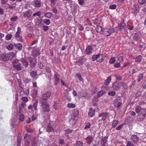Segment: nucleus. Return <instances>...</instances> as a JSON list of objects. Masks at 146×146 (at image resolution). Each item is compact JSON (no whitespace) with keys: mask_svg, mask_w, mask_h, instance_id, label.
Returning a JSON list of instances; mask_svg holds the SVG:
<instances>
[{"mask_svg":"<svg viewBox=\"0 0 146 146\" xmlns=\"http://www.w3.org/2000/svg\"><path fill=\"white\" fill-rule=\"evenodd\" d=\"M51 95L50 92H46L42 94L39 100L40 106L44 112H49L50 111L49 106L48 104V99Z\"/></svg>","mask_w":146,"mask_h":146,"instance_id":"f257e3e1","label":"nucleus"},{"mask_svg":"<svg viewBox=\"0 0 146 146\" xmlns=\"http://www.w3.org/2000/svg\"><path fill=\"white\" fill-rule=\"evenodd\" d=\"M118 30L116 27L115 28H107L103 30L102 34L104 36H107L110 35L111 34L116 33H117Z\"/></svg>","mask_w":146,"mask_h":146,"instance_id":"f03ea898","label":"nucleus"},{"mask_svg":"<svg viewBox=\"0 0 146 146\" xmlns=\"http://www.w3.org/2000/svg\"><path fill=\"white\" fill-rule=\"evenodd\" d=\"M12 64L14 68L17 70H21L22 69V65L20 60L18 59L13 60Z\"/></svg>","mask_w":146,"mask_h":146,"instance_id":"7ed1b4c3","label":"nucleus"},{"mask_svg":"<svg viewBox=\"0 0 146 146\" xmlns=\"http://www.w3.org/2000/svg\"><path fill=\"white\" fill-rule=\"evenodd\" d=\"M146 114V110H143L141 111V112L139 113L137 116V120L138 121L143 120L145 117Z\"/></svg>","mask_w":146,"mask_h":146,"instance_id":"20e7f679","label":"nucleus"},{"mask_svg":"<svg viewBox=\"0 0 146 146\" xmlns=\"http://www.w3.org/2000/svg\"><path fill=\"white\" fill-rule=\"evenodd\" d=\"M108 113L106 112L102 113L99 115L100 120L105 121L108 117Z\"/></svg>","mask_w":146,"mask_h":146,"instance_id":"39448f33","label":"nucleus"},{"mask_svg":"<svg viewBox=\"0 0 146 146\" xmlns=\"http://www.w3.org/2000/svg\"><path fill=\"white\" fill-rule=\"evenodd\" d=\"M121 86V82H115L112 84V88L115 90H118Z\"/></svg>","mask_w":146,"mask_h":146,"instance_id":"423d86ee","label":"nucleus"},{"mask_svg":"<svg viewBox=\"0 0 146 146\" xmlns=\"http://www.w3.org/2000/svg\"><path fill=\"white\" fill-rule=\"evenodd\" d=\"M139 139V137L137 136L136 135H132L131 137V141L134 143H137L138 142Z\"/></svg>","mask_w":146,"mask_h":146,"instance_id":"0eeeda50","label":"nucleus"},{"mask_svg":"<svg viewBox=\"0 0 146 146\" xmlns=\"http://www.w3.org/2000/svg\"><path fill=\"white\" fill-rule=\"evenodd\" d=\"M23 16L24 17L29 18L32 14V11L31 10L28 9L27 11L23 12Z\"/></svg>","mask_w":146,"mask_h":146,"instance_id":"6e6552de","label":"nucleus"},{"mask_svg":"<svg viewBox=\"0 0 146 146\" xmlns=\"http://www.w3.org/2000/svg\"><path fill=\"white\" fill-rule=\"evenodd\" d=\"M29 137V135L28 134H26L24 137L23 144L25 145L26 146H28L30 145V143L27 139V138Z\"/></svg>","mask_w":146,"mask_h":146,"instance_id":"1a4fd4ad","label":"nucleus"},{"mask_svg":"<svg viewBox=\"0 0 146 146\" xmlns=\"http://www.w3.org/2000/svg\"><path fill=\"white\" fill-rule=\"evenodd\" d=\"M7 56V60H11L15 57V54L14 52H11L9 53Z\"/></svg>","mask_w":146,"mask_h":146,"instance_id":"9d476101","label":"nucleus"},{"mask_svg":"<svg viewBox=\"0 0 146 146\" xmlns=\"http://www.w3.org/2000/svg\"><path fill=\"white\" fill-rule=\"evenodd\" d=\"M95 113V110L92 108H89V111L88 113V115L89 117H92L94 116Z\"/></svg>","mask_w":146,"mask_h":146,"instance_id":"9b49d317","label":"nucleus"},{"mask_svg":"<svg viewBox=\"0 0 146 146\" xmlns=\"http://www.w3.org/2000/svg\"><path fill=\"white\" fill-rule=\"evenodd\" d=\"M87 140V143L89 145L94 140V137L92 135H89L85 139Z\"/></svg>","mask_w":146,"mask_h":146,"instance_id":"f8f14e48","label":"nucleus"},{"mask_svg":"<svg viewBox=\"0 0 146 146\" xmlns=\"http://www.w3.org/2000/svg\"><path fill=\"white\" fill-rule=\"evenodd\" d=\"M29 62L30 63V65L31 68H33L36 64V62L35 59L30 58H29Z\"/></svg>","mask_w":146,"mask_h":146,"instance_id":"ddd939ff","label":"nucleus"},{"mask_svg":"<svg viewBox=\"0 0 146 146\" xmlns=\"http://www.w3.org/2000/svg\"><path fill=\"white\" fill-rule=\"evenodd\" d=\"M119 29L121 31L123 29H125L126 28L125 24L124 23L123 20L121 21V22L119 24Z\"/></svg>","mask_w":146,"mask_h":146,"instance_id":"4468645a","label":"nucleus"},{"mask_svg":"<svg viewBox=\"0 0 146 146\" xmlns=\"http://www.w3.org/2000/svg\"><path fill=\"white\" fill-rule=\"evenodd\" d=\"M46 131L48 132H53L54 131V129L51 125L50 123H49L47 127Z\"/></svg>","mask_w":146,"mask_h":146,"instance_id":"2eb2a0df","label":"nucleus"},{"mask_svg":"<svg viewBox=\"0 0 146 146\" xmlns=\"http://www.w3.org/2000/svg\"><path fill=\"white\" fill-rule=\"evenodd\" d=\"M93 48L92 46H89L86 49V52L87 54H90L92 52Z\"/></svg>","mask_w":146,"mask_h":146,"instance_id":"dca6fc26","label":"nucleus"},{"mask_svg":"<svg viewBox=\"0 0 146 146\" xmlns=\"http://www.w3.org/2000/svg\"><path fill=\"white\" fill-rule=\"evenodd\" d=\"M0 60L3 61L7 60V54H3L0 55Z\"/></svg>","mask_w":146,"mask_h":146,"instance_id":"f3484780","label":"nucleus"},{"mask_svg":"<svg viewBox=\"0 0 146 146\" xmlns=\"http://www.w3.org/2000/svg\"><path fill=\"white\" fill-rule=\"evenodd\" d=\"M54 77L55 79L54 82V84L56 85L59 83V80L58 74H55L54 76Z\"/></svg>","mask_w":146,"mask_h":146,"instance_id":"a211bd4d","label":"nucleus"},{"mask_svg":"<svg viewBox=\"0 0 146 146\" xmlns=\"http://www.w3.org/2000/svg\"><path fill=\"white\" fill-rule=\"evenodd\" d=\"M146 110L144 109H141V106H138L136 107L135 108V112L137 113H139L141 112V111L142 110Z\"/></svg>","mask_w":146,"mask_h":146,"instance_id":"6ab92c4d","label":"nucleus"},{"mask_svg":"<svg viewBox=\"0 0 146 146\" xmlns=\"http://www.w3.org/2000/svg\"><path fill=\"white\" fill-rule=\"evenodd\" d=\"M108 137H104L101 141V144L102 146H105V144L106 143L107 141Z\"/></svg>","mask_w":146,"mask_h":146,"instance_id":"aec40b11","label":"nucleus"},{"mask_svg":"<svg viewBox=\"0 0 146 146\" xmlns=\"http://www.w3.org/2000/svg\"><path fill=\"white\" fill-rule=\"evenodd\" d=\"M97 61L99 62H102L103 61V56L101 54L97 55Z\"/></svg>","mask_w":146,"mask_h":146,"instance_id":"412c9836","label":"nucleus"},{"mask_svg":"<svg viewBox=\"0 0 146 146\" xmlns=\"http://www.w3.org/2000/svg\"><path fill=\"white\" fill-rule=\"evenodd\" d=\"M21 62L23 63V66H24L25 68L27 67L28 65V63L25 60H22L21 61Z\"/></svg>","mask_w":146,"mask_h":146,"instance_id":"4be33fe9","label":"nucleus"},{"mask_svg":"<svg viewBox=\"0 0 146 146\" xmlns=\"http://www.w3.org/2000/svg\"><path fill=\"white\" fill-rule=\"evenodd\" d=\"M24 115L23 114L19 115L18 119L20 122L24 121Z\"/></svg>","mask_w":146,"mask_h":146,"instance_id":"5701e85b","label":"nucleus"},{"mask_svg":"<svg viewBox=\"0 0 146 146\" xmlns=\"http://www.w3.org/2000/svg\"><path fill=\"white\" fill-rule=\"evenodd\" d=\"M15 47L19 50H21L22 49V45L20 43L15 44H14Z\"/></svg>","mask_w":146,"mask_h":146,"instance_id":"b1692460","label":"nucleus"},{"mask_svg":"<svg viewBox=\"0 0 146 146\" xmlns=\"http://www.w3.org/2000/svg\"><path fill=\"white\" fill-rule=\"evenodd\" d=\"M118 121L117 120H114L112 123V127L113 128L115 127L118 123Z\"/></svg>","mask_w":146,"mask_h":146,"instance_id":"393cba45","label":"nucleus"},{"mask_svg":"<svg viewBox=\"0 0 146 146\" xmlns=\"http://www.w3.org/2000/svg\"><path fill=\"white\" fill-rule=\"evenodd\" d=\"M143 74H140L137 76V80L138 82H139L143 79Z\"/></svg>","mask_w":146,"mask_h":146,"instance_id":"a878e982","label":"nucleus"},{"mask_svg":"<svg viewBox=\"0 0 146 146\" xmlns=\"http://www.w3.org/2000/svg\"><path fill=\"white\" fill-rule=\"evenodd\" d=\"M106 93V92L103 90H100L98 93V97H100L103 96Z\"/></svg>","mask_w":146,"mask_h":146,"instance_id":"bb28decb","label":"nucleus"},{"mask_svg":"<svg viewBox=\"0 0 146 146\" xmlns=\"http://www.w3.org/2000/svg\"><path fill=\"white\" fill-rule=\"evenodd\" d=\"M21 29L20 27H18L17 28V31L16 32L15 34V37H16L17 36H20V34L21 32Z\"/></svg>","mask_w":146,"mask_h":146,"instance_id":"cd10ccee","label":"nucleus"},{"mask_svg":"<svg viewBox=\"0 0 146 146\" xmlns=\"http://www.w3.org/2000/svg\"><path fill=\"white\" fill-rule=\"evenodd\" d=\"M123 54H120L117 56V60L119 61V62H120L123 61Z\"/></svg>","mask_w":146,"mask_h":146,"instance_id":"c85d7f7f","label":"nucleus"},{"mask_svg":"<svg viewBox=\"0 0 146 146\" xmlns=\"http://www.w3.org/2000/svg\"><path fill=\"white\" fill-rule=\"evenodd\" d=\"M52 13L50 12L45 13L44 14V16L48 18H50L52 16Z\"/></svg>","mask_w":146,"mask_h":146,"instance_id":"c756f323","label":"nucleus"},{"mask_svg":"<svg viewBox=\"0 0 146 146\" xmlns=\"http://www.w3.org/2000/svg\"><path fill=\"white\" fill-rule=\"evenodd\" d=\"M111 80V77L109 76L108 78V79L105 80V84L106 85H108Z\"/></svg>","mask_w":146,"mask_h":146,"instance_id":"7c9ffc66","label":"nucleus"},{"mask_svg":"<svg viewBox=\"0 0 146 146\" xmlns=\"http://www.w3.org/2000/svg\"><path fill=\"white\" fill-rule=\"evenodd\" d=\"M142 59V57L141 55L137 56L135 58V61L137 62H140Z\"/></svg>","mask_w":146,"mask_h":146,"instance_id":"2f4dec72","label":"nucleus"},{"mask_svg":"<svg viewBox=\"0 0 146 146\" xmlns=\"http://www.w3.org/2000/svg\"><path fill=\"white\" fill-rule=\"evenodd\" d=\"M37 73L35 71H32L31 73V76L32 78H35L37 75Z\"/></svg>","mask_w":146,"mask_h":146,"instance_id":"473e14b6","label":"nucleus"},{"mask_svg":"<svg viewBox=\"0 0 146 146\" xmlns=\"http://www.w3.org/2000/svg\"><path fill=\"white\" fill-rule=\"evenodd\" d=\"M35 4L36 7H39L41 6V3L40 1L37 0L35 1Z\"/></svg>","mask_w":146,"mask_h":146,"instance_id":"72a5a7b5","label":"nucleus"},{"mask_svg":"<svg viewBox=\"0 0 146 146\" xmlns=\"http://www.w3.org/2000/svg\"><path fill=\"white\" fill-rule=\"evenodd\" d=\"M38 104V100H36L33 104V107L34 108L35 110H37L38 109L37 108V105Z\"/></svg>","mask_w":146,"mask_h":146,"instance_id":"f704fd0d","label":"nucleus"},{"mask_svg":"<svg viewBox=\"0 0 146 146\" xmlns=\"http://www.w3.org/2000/svg\"><path fill=\"white\" fill-rule=\"evenodd\" d=\"M74 145L76 146H82L83 145V143L82 142L79 141H77Z\"/></svg>","mask_w":146,"mask_h":146,"instance_id":"c9c22d12","label":"nucleus"},{"mask_svg":"<svg viewBox=\"0 0 146 146\" xmlns=\"http://www.w3.org/2000/svg\"><path fill=\"white\" fill-rule=\"evenodd\" d=\"M96 29L98 33H100L102 30V28L100 26L97 25L96 26Z\"/></svg>","mask_w":146,"mask_h":146,"instance_id":"e433bc0d","label":"nucleus"},{"mask_svg":"<svg viewBox=\"0 0 146 146\" xmlns=\"http://www.w3.org/2000/svg\"><path fill=\"white\" fill-rule=\"evenodd\" d=\"M19 90L20 91L19 92V93L21 95V96H22L23 95L25 94V92L24 91V90L22 87H21V88H19Z\"/></svg>","mask_w":146,"mask_h":146,"instance_id":"4c0bfd02","label":"nucleus"},{"mask_svg":"<svg viewBox=\"0 0 146 146\" xmlns=\"http://www.w3.org/2000/svg\"><path fill=\"white\" fill-rule=\"evenodd\" d=\"M12 37V35L11 34H8L6 36L5 39L8 40L11 39Z\"/></svg>","mask_w":146,"mask_h":146,"instance_id":"58836bf2","label":"nucleus"},{"mask_svg":"<svg viewBox=\"0 0 146 146\" xmlns=\"http://www.w3.org/2000/svg\"><path fill=\"white\" fill-rule=\"evenodd\" d=\"M126 146H136L130 141H128L127 142Z\"/></svg>","mask_w":146,"mask_h":146,"instance_id":"ea45409f","label":"nucleus"},{"mask_svg":"<svg viewBox=\"0 0 146 146\" xmlns=\"http://www.w3.org/2000/svg\"><path fill=\"white\" fill-rule=\"evenodd\" d=\"M124 125H125L124 123L122 124L119 125V126L116 127L115 129L117 130H120L121 129V128H122V127Z\"/></svg>","mask_w":146,"mask_h":146,"instance_id":"a19ab883","label":"nucleus"},{"mask_svg":"<svg viewBox=\"0 0 146 146\" xmlns=\"http://www.w3.org/2000/svg\"><path fill=\"white\" fill-rule=\"evenodd\" d=\"M43 22L47 25H49L50 23V20L49 19H45L43 21Z\"/></svg>","mask_w":146,"mask_h":146,"instance_id":"79ce46f5","label":"nucleus"},{"mask_svg":"<svg viewBox=\"0 0 146 146\" xmlns=\"http://www.w3.org/2000/svg\"><path fill=\"white\" fill-rule=\"evenodd\" d=\"M37 141L35 139H34L32 142V146H37Z\"/></svg>","mask_w":146,"mask_h":146,"instance_id":"37998d69","label":"nucleus"},{"mask_svg":"<svg viewBox=\"0 0 146 146\" xmlns=\"http://www.w3.org/2000/svg\"><path fill=\"white\" fill-rule=\"evenodd\" d=\"M115 61V58L114 57H112L110 59V64H113L114 63Z\"/></svg>","mask_w":146,"mask_h":146,"instance_id":"c03bdc74","label":"nucleus"},{"mask_svg":"<svg viewBox=\"0 0 146 146\" xmlns=\"http://www.w3.org/2000/svg\"><path fill=\"white\" fill-rule=\"evenodd\" d=\"M121 86H123V88L124 89H127V84L126 83L122 82H121Z\"/></svg>","mask_w":146,"mask_h":146,"instance_id":"a18cd8bd","label":"nucleus"},{"mask_svg":"<svg viewBox=\"0 0 146 146\" xmlns=\"http://www.w3.org/2000/svg\"><path fill=\"white\" fill-rule=\"evenodd\" d=\"M116 92L114 91H111L108 93V94L110 96H113L115 95Z\"/></svg>","mask_w":146,"mask_h":146,"instance_id":"49530a36","label":"nucleus"},{"mask_svg":"<svg viewBox=\"0 0 146 146\" xmlns=\"http://www.w3.org/2000/svg\"><path fill=\"white\" fill-rule=\"evenodd\" d=\"M75 105L74 104L69 103L67 104V107L69 108H72L75 107Z\"/></svg>","mask_w":146,"mask_h":146,"instance_id":"de8ad7c7","label":"nucleus"},{"mask_svg":"<svg viewBox=\"0 0 146 146\" xmlns=\"http://www.w3.org/2000/svg\"><path fill=\"white\" fill-rule=\"evenodd\" d=\"M13 47V45L12 44H10L7 47V48L9 50H11Z\"/></svg>","mask_w":146,"mask_h":146,"instance_id":"09e8293b","label":"nucleus"},{"mask_svg":"<svg viewBox=\"0 0 146 146\" xmlns=\"http://www.w3.org/2000/svg\"><path fill=\"white\" fill-rule=\"evenodd\" d=\"M21 100L24 102H26L28 101V99L26 97H23L21 98Z\"/></svg>","mask_w":146,"mask_h":146,"instance_id":"8fccbe9b","label":"nucleus"},{"mask_svg":"<svg viewBox=\"0 0 146 146\" xmlns=\"http://www.w3.org/2000/svg\"><path fill=\"white\" fill-rule=\"evenodd\" d=\"M132 65V64H131L129 62H127L123 66V67H128Z\"/></svg>","mask_w":146,"mask_h":146,"instance_id":"3c124183","label":"nucleus"},{"mask_svg":"<svg viewBox=\"0 0 146 146\" xmlns=\"http://www.w3.org/2000/svg\"><path fill=\"white\" fill-rule=\"evenodd\" d=\"M69 122L70 124L73 125V124H74L76 123V120L75 119H72L69 120Z\"/></svg>","mask_w":146,"mask_h":146,"instance_id":"603ef678","label":"nucleus"},{"mask_svg":"<svg viewBox=\"0 0 146 146\" xmlns=\"http://www.w3.org/2000/svg\"><path fill=\"white\" fill-rule=\"evenodd\" d=\"M46 72L49 73H50L51 72V68L49 66H46Z\"/></svg>","mask_w":146,"mask_h":146,"instance_id":"864d4df0","label":"nucleus"},{"mask_svg":"<svg viewBox=\"0 0 146 146\" xmlns=\"http://www.w3.org/2000/svg\"><path fill=\"white\" fill-rule=\"evenodd\" d=\"M76 77H77L80 81H82V78L81 77V75L79 74H76Z\"/></svg>","mask_w":146,"mask_h":146,"instance_id":"5fc2aeb1","label":"nucleus"},{"mask_svg":"<svg viewBox=\"0 0 146 146\" xmlns=\"http://www.w3.org/2000/svg\"><path fill=\"white\" fill-rule=\"evenodd\" d=\"M38 67L40 69H43L44 67L43 64L41 62H39L38 64Z\"/></svg>","mask_w":146,"mask_h":146,"instance_id":"6e6d98bb","label":"nucleus"},{"mask_svg":"<svg viewBox=\"0 0 146 146\" xmlns=\"http://www.w3.org/2000/svg\"><path fill=\"white\" fill-rule=\"evenodd\" d=\"M23 111L22 109V108L21 106H19V111L18 112V114L20 115L23 114Z\"/></svg>","mask_w":146,"mask_h":146,"instance_id":"4d7b16f0","label":"nucleus"},{"mask_svg":"<svg viewBox=\"0 0 146 146\" xmlns=\"http://www.w3.org/2000/svg\"><path fill=\"white\" fill-rule=\"evenodd\" d=\"M73 131V130L72 129H67L65 130V132L67 134H69L70 133H72Z\"/></svg>","mask_w":146,"mask_h":146,"instance_id":"13d9d810","label":"nucleus"},{"mask_svg":"<svg viewBox=\"0 0 146 146\" xmlns=\"http://www.w3.org/2000/svg\"><path fill=\"white\" fill-rule=\"evenodd\" d=\"M116 5H111L110 6L109 8L110 9H114L116 8Z\"/></svg>","mask_w":146,"mask_h":146,"instance_id":"bf43d9fd","label":"nucleus"},{"mask_svg":"<svg viewBox=\"0 0 146 146\" xmlns=\"http://www.w3.org/2000/svg\"><path fill=\"white\" fill-rule=\"evenodd\" d=\"M24 80L26 84L29 83L31 82V80L28 78H25Z\"/></svg>","mask_w":146,"mask_h":146,"instance_id":"052dcab7","label":"nucleus"},{"mask_svg":"<svg viewBox=\"0 0 146 146\" xmlns=\"http://www.w3.org/2000/svg\"><path fill=\"white\" fill-rule=\"evenodd\" d=\"M115 77L117 80H121L122 79V77L121 76H119L117 75H116Z\"/></svg>","mask_w":146,"mask_h":146,"instance_id":"680f3d73","label":"nucleus"},{"mask_svg":"<svg viewBox=\"0 0 146 146\" xmlns=\"http://www.w3.org/2000/svg\"><path fill=\"white\" fill-rule=\"evenodd\" d=\"M41 15V14H40V12L39 11H38L36 13H34L33 15V16L34 17L35 16H38L40 17Z\"/></svg>","mask_w":146,"mask_h":146,"instance_id":"e2e57ef3","label":"nucleus"},{"mask_svg":"<svg viewBox=\"0 0 146 146\" xmlns=\"http://www.w3.org/2000/svg\"><path fill=\"white\" fill-rule=\"evenodd\" d=\"M97 55H94L92 57V61H94L96 60H97Z\"/></svg>","mask_w":146,"mask_h":146,"instance_id":"0e129e2a","label":"nucleus"},{"mask_svg":"<svg viewBox=\"0 0 146 146\" xmlns=\"http://www.w3.org/2000/svg\"><path fill=\"white\" fill-rule=\"evenodd\" d=\"M17 38V40L19 41L23 42V40L22 39V37L21 36H17L16 37Z\"/></svg>","mask_w":146,"mask_h":146,"instance_id":"69168bd1","label":"nucleus"},{"mask_svg":"<svg viewBox=\"0 0 146 146\" xmlns=\"http://www.w3.org/2000/svg\"><path fill=\"white\" fill-rule=\"evenodd\" d=\"M138 2L141 4H143L146 3V0H138Z\"/></svg>","mask_w":146,"mask_h":146,"instance_id":"338daca9","label":"nucleus"},{"mask_svg":"<svg viewBox=\"0 0 146 146\" xmlns=\"http://www.w3.org/2000/svg\"><path fill=\"white\" fill-rule=\"evenodd\" d=\"M52 10L53 12L55 13H56L57 12V9L55 7H53L52 9Z\"/></svg>","mask_w":146,"mask_h":146,"instance_id":"774afa93","label":"nucleus"}]
</instances>
